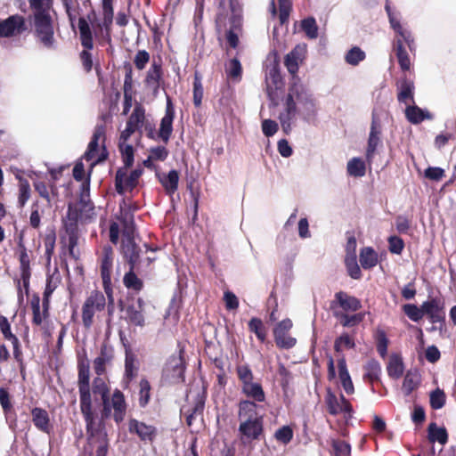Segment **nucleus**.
I'll use <instances>...</instances> for the list:
<instances>
[{
	"label": "nucleus",
	"instance_id": "f257e3e1",
	"mask_svg": "<svg viewBox=\"0 0 456 456\" xmlns=\"http://www.w3.org/2000/svg\"><path fill=\"white\" fill-rule=\"evenodd\" d=\"M385 10L387 13L390 27L395 32L393 48L399 66L404 71L409 70L411 69V60L406 46L410 52L414 53L416 51L415 38L410 28L401 22V15L398 12L393 11L388 4H386Z\"/></svg>",
	"mask_w": 456,
	"mask_h": 456
},
{
	"label": "nucleus",
	"instance_id": "f03ea898",
	"mask_svg": "<svg viewBox=\"0 0 456 456\" xmlns=\"http://www.w3.org/2000/svg\"><path fill=\"white\" fill-rule=\"evenodd\" d=\"M259 405L248 400L239 403V432L243 443L257 439L263 431V415Z\"/></svg>",
	"mask_w": 456,
	"mask_h": 456
},
{
	"label": "nucleus",
	"instance_id": "7ed1b4c3",
	"mask_svg": "<svg viewBox=\"0 0 456 456\" xmlns=\"http://www.w3.org/2000/svg\"><path fill=\"white\" fill-rule=\"evenodd\" d=\"M34 16V26L40 41L47 47L53 44L52 0H28Z\"/></svg>",
	"mask_w": 456,
	"mask_h": 456
},
{
	"label": "nucleus",
	"instance_id": "20e7f679",
	"mask_svg": "<svg viewBox=\"0 0 456 456\" xmlns=\"http://www.w3.org/2000/svg\"><path fill=\"white\" fill-rule=\"evenodd\" d=\"M288 97L295 102L297 107L298 116L305 122L311 123L316 119L318 105L313 94L300 82L299 78L294 77Z\"/></svg>",
	"mask_w": 456,
	"mask_h": 456
},
{
	"label": "nucleus",
	"instance_id": "39448f33",
	"mask_svg": "<svg viewBox=\"0 0 456 456\" xmlns=\"http://www.w3.org/2000/svg\"><path fill=\"white\" fill-rule=\"evenodd\" d=\"M226 19H228L229 25L226 39L230 47L236 48L242 26V9L238 0H229V13L226 16L220 14L217 18V24L226 27Z\"/></svg>",
	"mask_w": 456,
	"mask_h": 456
},
{
	"label": "nucleus",
	"instance_id": "423d86ee",
	"mask_svg": "<svg viewBox=\"0 0 456 456\" xmlns=\"http://www.w3.org/2000/svg\"><path fill=\"white\" fill-rule=\"evenodd\" d=\"M126 208V203H124V206H120V219L124 224L122 251L125 257L129 261L131 269H133L139 256V249L133 238V215Z\"/></svg>",
	"mask_w": 456,
	"mask_h": 456
},
{
	"label": "nucleus",
	"instance_id": "0eeeda50",
	"mask_svg": "<svg viewBox=\"0 0 456 456\" xmlns=\"http://www.w3.org/2000/svg\"><path fill=\"white\" fill-rule=\"evenodd\" d=\"M236 371L241 382V392L243 395L255 403L264 402L265 400V394L261 384L254 381V376L249 367L239 365Z\"/></svg>",
	"mask_w": 456,
	"mask_h": 456
},
{
	"label": "nucleus",
	"instance_id": "6e6552de",
	"mask_svg": "<svg viewBox=\"0 0 456 456\" xmlns=\"http://www.w3.org/2000/svg\"><path fill=\"white\" fill-rule=\"evenodd\" d=\"M105 127L103 125H97L93 138L88 144L87 151L83 159L90 162L91 167L107 158V151L103 145Z\"/></svg>",
	"mask_w": 456,
	"mask_h": 456
},
{
	"label": "nucleus",
	"instance_id": "1a4fd4ad",
	"mask_svg": "<svg viewBox=\"0 0 456 456\" xmlns=\"http://www.w3.org/2000/svg\"><path fill=\"white\" fill-rule=\"evenodd\" d=\"M102 418L113 416L114 420L119 423L124 420L126 412V403L123 393L116 389L112 395L102 400Z\"/></svg>",
	"mask_w": 456,
	"mask_h": 456
},
{
	"label": "nucleus",
	"instance_id": "9d476101",
	"mask_svg": "<svg viewBox=\"0 0 456 456\" xmlns=\"http://www.w3.org/2000/svg\"><path fill=\"white\" fill-rule=\"evenodd\" d=\"M106 305L105 297L99 291H94L85 301L82 307V321L86 328H90L96 313L104 309Z\"/></svg>",
	"mask_w": 456,
	"mask_h": 456
},
{
	"label": "nucleus",
	"instance_id": "9b49d317",
	"mask_svg": "<svg viewBox=\"0 0 456 456\" xmlns=\"http://www.w3.org/2000/svg\"><path fill=\"white\" fill-rule=\"evenodd\" d=\"M80 409L86 423V431L89 439H93L98 429L96 428L95 414L92 407V399L89 387H80Z\"/></svg>",
	"mask_w": 456,
	"mask_h": 456
},
{
	"label": "nucleus",
	"instance_id": "f8f14e48",
	"mask_svg": "<svg viewBox=\"0 0 456 456\" xmlns=\"http://www.w3.org/2000/svg\"><path fill=\"white\" fill-rule=\"evenodd\" d=\"M128 167L125 165V167L119 168L116 174L115 186L120 194L131 191L138 184V180L142 173V169L128 171Z\"/></svg>",
	"mask_w": 456,
	"mask_h": 456
},
{
	"label": "nucleus",
	"instance_id": "ddd939ff",
	"mask_svg": "<svg viewBox=\"0 0 456 456\" xmlns=\"http://www.w3.org/2000/svg\"><path fill=\"white\" fill-rule=\"evenodd\" d=\"M292 326L290 319H284L276 324L273 329V336L278 347L289 349L296 345L297 339L289 333Z\"/></svg>",
	"mask_w": 456,
	"mask_h": 456
},
{
	"label": "nucleus",
	"instance_id": "4468645a",
	"mask_svg": "<svg viewBox=\"0 0 456 456\" xmlns=\"http://www.w3.org/2000/svg\"><path fill=\"white\" fill-rule=\"evenodd\" d=\"M325 403L328 411L332 415L343 414L345 419L352 416V406L342 395H337L330 389L327 391Z\"/></svg>",
	"mask_w": 456,
	"mask_h": 456
},
{
	"label": "nucleus",
	"instance_id": "2eb2a0df",
	"mask_svg": "<svg viewBox=\"0 0 456 456\" xmlns=\"http://www.w3.org/2000/svg\"><path fill=\"white\" fill-rule=\"evenodd\" d=\"M305 53L306 45H297L285 56L284 64L288 71L293 76L292 82H294V77L298 78L297 72L298 70L299 65L303 62L305 57Z\"/></svg>",
	"mask_w": 456,
	"mask_h": 456
},
{
	"label": "nucleus",
	"instance_id": "dca6fc26",
	"mask_svg": "<svg viewBox=\"0 0 456 456\" xmlns=\"http://www.w3.org/2000/svg\"><path fill=\"white\" fill-rule=\"evenodd\" d=\"M135 132V130L126 126L120 134L118 147L124 165L126 167H131L134 163V147L128 141Z\"/></svg>",
	"mask_w": 456,
	"mask_h": 456
},
{
	"label": "nucleus",
	"instance_id": "f3484780",
	"mask_svg": "<svg viewBox=\"0 0 456 456\" xmlns=\"http://www.w3.org/2000/svg\"><path fill=\"white\" fill-rule=\"evenodd\" d=\"M113 250L110 247H104L101 258V274L105 290L108 292L111 285V273L113 267Z\"/></svg>",
	"mask_w": 456,
	"mask_h": 456
},
{
	"label": "nucleus",
	"instance_id": "a211bd4d",
	"mask_svg": "<svg viewBox=\"0 0 456 456\" xmlns=\"http://www.w3.org/2000/svg\"><path fill=\"white\" fill-rule=\"evenodd\" d=\"M298 116L297 107L288 96L286 98L285 109L279 116L281 128L285 134H289Z\"/></svg>",
	"mask_w": 456,
	"mask_h": 456
},
{
	"label": "nucleus",
	"instance_id": "6ab92c4d",
	"mask_svg": "<svg viewBox=\"0 0 456 456\" xmlns=\"http://www.w3.org/2000/svg\"><path fill=\"white\" fill-rule=\"evenodd\" d=\"M23 17L13 15L0 21V37H12L20 34L25 30Z\"/></svg>",
	"mask_w": 456,
	"mask_h": 456
},
{
	"label": "nucleus",
	"instance_id": "aec40b11",
	"mask_svg": "<svg viewBox=\"0 0 456 456\" xmlns=\"http://www.w3.org/2000/svg\"><path fill=\"white\" fill-rule=\"evenodd\" d=\"M444 302L439 298H432L423 302L424 315L427 314L431 322H444L445 314Z\"/></svg>",
	"mask_w": 456,
	"mask_h": 456
},
{
	"label": "nucleus",
	"instance_id": "412c9836",
	"mask_svg": "<svg viewBox=\"0 0 456 456\" xmlns=\"http://www.w3.org/2000/svg\"><path fill=\"white\" fill-rule=\"evenodd\" d=\"M175 117V110L170 100H167L166 113L161 118L159 130L157 134L158 138L161 139L164 142H167L173 131V120Z\"/></svg>",
	"mask_w": 456,
	"mask_h": 456
},
{
	"label": "nucleus",
	"instance_id": "4be33fe9",
	"mask_svg": "<svg viewBox=\"0 0 456 456\" xmlns=\"http://www.w3.org/2000/svg\"><path fill=\"white\" fill-rule=\"evenodd\" d=\"M143 301L137 299L136 305H129L123 308L125 320L134 326L142 327L144 325Z\"/></svg>",
	"mask_w": 456,
	"mask_h": 456
},
{
	"label": "nucleus",
	"instance_id": "5701e85b",
	"mask_svg": "<svg viewBox=\"0 0 456 456\" xmlns=\"http://www.w3.org/2000/svg\"><path fill=\"white\" fill-rule=\"evenodd\" d=\"M381 130L376 121H372L368 139V146L366 150V159L370 163L374 158L376 150L380 144Z\"/></svg>",
	"mask_w": 456,
	"mask_h": 456
},
{
	"label": "nucleus",
	"instance_id": "b1692460",
	"mask_svg": "<svg viewBox=\"0 0 456 456\" xmlns=\"http://www.w3.org/2000/svg\"><path fill=\"white\" fill-rule=\"evenodd\" d=\"M338 370L342 387L347 395H352L354 392V387L343 355L338 360Z\"/></svg>",
	"mask_w": 456,
	"mask_h": 456
},
{
	"label": "nucleus",
	"instance_id": "393cba45",
	"mask_svg": "<svg viewBox=\"0 0 456 456\" xmlns=\"http://www.w3.org/2000/svg\"><path fill=\"white\" fill-rule=\"evenodd\" d=\"M338 370L342 387L347 395H352L354 392V387L343 355L338 360Z\"/></svg>",
	"mask_w": 456,
	"mask_h": 456
},
{
	"label": "nucleus",
	"instance_id": "a878e982",
	"mask_svg": "<svg viewBox=\"0 0 456 456\" xmlns=\"http://www.w3.org/2000/svg\"><path fill=\"white\" fill-rule=\"evenodd\" d=\"M405 117L411 124H419L425 119H432L433 116L427 110L420 109L416 105H407L405 108Z\"/></svg>",
	"mask_w": 456,
	"mask_h": 456
},
{
	"label": "nucleus",
	"instance_id": "bb28decb",
	"mask_svg": "<svg viewBox=\"0 0 456 456\" xmlns=\"http://www.w3.org/2000/svg\"><path fill=\"white\" fill-rule=\"evenodd\" d=\"M266 90L270 97H273L275 90L282 86L281 77L276 65L270 67L265 77Z\"/></svg>",
	"mask_w": 456,
	"mask_h": 456
},
{
	"label": "nucleus",
	"instance_id": "cd10ccee",
	"mask_svg": "<svg viewBox=\"0 0 456 456\" xmlns=\"http://www.w3.org/2000/svg\"><path fill=\"white\" fill-rule=\"evenodd\" d=\"M159 182L168 195H173L178 188L179 173L171 170L167 174L159 175Z\"/></svg>",
	"mask_w": 456,
	"mask_h": 456
},
{
	"label": "nucleus",
	"instance_id": "c85d7f7f",
	"mask_svg": "<svg viewBox=\"0 0 456 456\" xmlns=\"http://www.w3.org/2000/svg\"><path fill=\"white\" fill-rule=\"evenodd\" d=\"M336 298L340 307L346 312H355L362 306L361 302L356 297L349 296L345 292L337 293Z\"/></svg>",
	"mask_w": 456,
	"mask_h": 456
},
{
	"label": "nucleus",
	"instance_id": "c756f323",
	"mask_svg": "<svg viewBox=\"0 0 456 456\" xmlns=\"http://www.w3.org/2000/svg\"><path fill=\"white\" fill-rule=\"evenodd\" d=\"M129 430L135 432L142 440H152L155 435V428L137 420H131L129 423Z\"/></svg>",
	"mask_w": 456,
	"mask_h": 456
},
{
	"label": "nucleus",
	"instance_id": "7c9ffc66",
	"mask_svg": "<svg viewBox=\"0 0 456 456\" xmlns=\"http://www.w3.org/2000/svg\"><path fill=\"white\" fill-rule=\"evenodd\" d=\"M359 257L363 269H371L379 263L378 253L370 247L362 248Z\"/></svg>",
	"mask_w": 456,
	"mask_h": 456
},
{
	"label": "nucleus",
	"instance_id": "2f4dec72",
	"mask_svg": "<svg viewBox=\"0 0 456 456\" xmlns=\"http://www.w3.org/2000/svg\"><path fill=\"white\" fill-rule=\"evenodd\" d=\"M347 175L353 177H362L366 174L365 161L359 158L354 157L348 160L346 164Z\"/></svg>",
	"mask_w": 456,
	"mask_h": 456
},
{
	"label": "nucleus",
	"instance_id": "473e14b6",
	"mask_svg": "<svg viewBox=\"0 0 456 456\" xmlns=\"http://www.w3.org/2000/svg\"><path fill=\"white\" fill-rule=\"evenodd\" d=\"M414 84L410 80H403L399 86V92L397 99L400 102L404 103L406 106L410 105L409 102H413Z\"/></svg>",
	"mask_w": 456,
	"mask_h": 456
},
{
	"label": "nucleus",
	"instance_id": "72a5a7b5",
	"mask_svg": "<svg viewBox=\"0 0 456 456\" xmlns=\"http://www.w3.org/2000/svg\"><path fill=\"white\" fill-rule=\"evenodd\" d=\"M32 418L34 425L43 432H50L49 416L48 413L40 408H35L32 411Z\"/></svg>",
	"mask_w": 456,
	"mask_h": 456
},
{
	"label": "nucleus",
	"instance_id": "f704fd0d",
	"mask_svg": "<svg viewBox=\"0 0 456 456\" xmlns=\"http://www.w3.org/2000/svg\"><path fill=\"white\" fill-rule=\"evenodd\" d=\"M111 357L106 347L101 349L100 354L94 361V370L97 375L101 376L105 372L106 366L110 363Z\"/></svg>",
	"mask_w": 456,
	"mask_h": 456
},
{
	"label": "nucleus",
	"instance_id": "c9c22d12",
	"mask_svg": "<svg viewBox=\"0 0 456 456\" xmlns=\"http://www.w3.org/2000/svg\"><path fill=\"white\" fill-rule=\"evenodd\" d=\"M78 29L80 33L82 45L86 49H92L94 46V43L91 29L87 21L83 18H80L78 20Z\"/></svg>",
	"mask_w": 456,
	"mask_h": 456
},
{
	"label": "nucleus",
	"instance_id": "e433bc0d",
	"mask_svg": "<svg viewBox=\"0 0 456 456\" xmlns=\"http://www.w3.org/2000/svg\"><path fill=\"white\" fill-rule=\"evenodd\" d=\"M355 347V342L353 336L348 333H342L335 339L334 349L337 353L341 354L345 350L353 349Z\"/></svg>",
	"mask_w": 456,
	"mask_h": 456
},
{
	"label": "nucleus",
	"instance_id": "4c0bfd02",
	"mask_svg": "<svg viewBox=\"0 0 456 456\" xmlns=\"http://www.w3.org/2000/svg\"><path fill=\"white\" fill-rule=\"evenodd\" d=\"M145 119V111L144 109L137 105L134 107L132 114L130 115L126 126L137 131L141 126H142Z\"/></svg>",
	"mask_w": 456,
	"mask_h": 456
},
{
	"label": "nucleus",
	"instance_id": "58836bf2",
	"mask_svg": "<svg viewBox=\"0 0 456 456\" xmlns=\"http://www.w3.org/2000/svg\"><path fill=\"white\" fill-rule=\"evenodd\" d=\"M168 156V151L163 146L151 148L149 156L143 164L145 167H151L152 161H163Z\"/></svg>",
	"mask_w": 456,
	"mask_h": 456
},
{
	"label": "nucleus",
	"instance_id": "ea45409f",
	"mask_svg": "<svg viewBox=\"0 0 456 456\" xmlns=\"http://www.w3.org/2000/svg\"><path fill=\"white\" fill-rule=\"evenodd\" d=\"M20 276L23 282V286L26 290L28 289L29 284V258L25 250H22L20 254Z\"/></svg>",
	"mask_w": 456,
	"mask_h": 456
},
{
	"label": "nucleus",
	"instance_id": "a19ab883",
	"mask_svg": "<svg viewBox=\"0 0 456 456\" xmlns=\"http://www.w3.org/2000/svg\"><path fill=\"white\" fill-rule=\"evenodd\" d=\"M428 439L432 443L437 441L441 444H445L447 442V432L445 428H438L435 423H431L428 427Z\"/></svg>",
	"mask_w": 456,
	"mask_h": 456
},
{
	"label": "nucleus",
	"instance_id": "79ce46f5",
	"mask_svg": "<svg viewBox=\"0 0 456 456\" xmlns=\"http://www.w3.org/2000/svg\"><path fill=\"white\" fill-rule=\"evenodd\" d=\"M387 370L391 378H400L403 372V364L401 358L397 355H392L389 359Z\"/></svg>",
	"mask_w": 456,
	"mask_h": 456
},
{
	"label": "nucleus",
	"instance_id": "37998d69",
	"mask_svg": "<svg viewBox=\"0 0 456 456\" xmlns=\"http://www.w3.org/2000/svg\"><path fill=\"white\" fill-rule=\"evenodd\" d=\"M420 379L417 371H408L404 377L403 389L406 395L411 394L419 384Z\"/></svg>",
	"mask_w": 456,
	"mask_h": 456
},
{
	"label": "nucleus",
	"instance_id": "c03bdc74",
	"mask_svg": "<svg viewBox=\"0 0 456 456\" xmlns=\"http://www.w3.org/2000/svg\"><path fill=\"white\" fill-rule=\"evenodd\" d=\"M138 364L134 354L126 353L125 363V378L126 381L132 380L137 374Z\"/></svg>",
	"mask_w": 456,
	"mask_h": 456
},
{
	"label": "nucleus",
	"instance_id": "a18cd8bd",
	"mask_svg": "<svg viewBox=\"0 0 456 456\" xmlns=\"http://www.w3.org/2000/svg\"><path fill=\"white\" fill-rule=\"evenodd\" d=\"M248 329L251 332L255 333L256 338L264 342L266 338V330L263 322L259 318H252L248 322Z\"/></svg>",
	"mask_w": 456,
	"mask_h": 456
},
{
	"label": "nucleus",
	"instance_id": "49530a36",
	"mask_svg": "<svg viewBox=\"0 0 456 456\" xmlns=\"http://www.w3.org/2000/svg\"><path fill=\"white\" fill-rule=\"evenodd\" d=\"M78 218V213L76 208H74L71 204L69 205L67 214L63 217L64 226L69 232H72L77 220Z\"/></svg>",
	"mask_w": 456,
	"mask_h": 456
},
{
	"label": "nucleus",
	"instance_id": "de8ad7c7",
	"mask_svg": "<svg viewBox=\"0 0 456 456\" xmlns=\"http://www.w3.org/2000/svg\"><path fill=\"white\" fill-rule=\"evenodd\" d=\"M365 59V53L359 47L354 46L350 49L346 54V61L352 65L356 66Z\"/></svg>",
	"mask_w": 456,
	"mask_h": 456
},
{
	"label": "nucleus",
	"instance_id": "09e8293b",
	"mask_svg": "<svg viewBox=\"0 0 456 456\" xmlns=\"http://www.w3.org/2000/svg\"><path fill=\"white\" fill-rule=\"evenodd\" d=\"M301 28L311 39H314L318 37V27L315 19L313 17L306 18L302 20Z\"/></svg>",
	"mask_w": 456,
	"mask_h": 456
},
{
	"label": "nucleus",
	"instance_id": "8fccbe9b",
	"mask_svg": "<svg viewBox=\"0 0 456 456\" xmlns=\"http://www.w3.org/2000/svg\"><path fill=\"white\" fill-rule=\"evenodd\" d=\"M345 263L350 277L353 279H360L362 273L357 263L356 256H346Z\"/></svg>",
	"mask_w": 456,
	"mask_h": 456
},
{
	"label": "nucleus",
	"instance_id": "3c124183",
	"mask_svg": "<svg viewBox=\"0 0 456 456\" xmlns=\"http://www.w3.org/2000/svg\"><path fill=\"white\" fill-rule=\"evenodd\" d=\"M403 309L409 319L413 322H419L424 316L423 304L420 305V307H418L413 304H407L403 305Z\"/></svg>",
	"mask_w": 456,
	"mask_h": 456
},
{
	"label": "nucleus",
	"instance_id": "603ef678",
	"mask_svg": "<svg viewBox=\"0 0 456 456\" xmlns=\"http://www.w3.org/2000/svg\"><path fill=\"white\" fill-rule=\"evenodd\" d=\"M225 71L230 78L240 79L242 72L240 62L235 58L230 60L225 66Z\"/></svg>",
	"mask_w": 456,
	"mask_h": 456
},
{
	"label": "nucleus",
	"instance_id": "864d4df0",
	"mask_svg": "<svg viewBox=\"0 0 456 456\" xmlns=\"http://www.w3.org/2000/svg\"><path fill=\"white\" fill-rule=\"evenodd\" d=\"M89 362L87 360L79 363L78 385L80 387H89Z\"/></svg>",
	"mask_w": 456,
	"mask_h": 456
},
{
	"label": "nucleus",
	"instance_id": "5fc2aeb1",
	"mask_svg": "<svg viewBox=\"0 0 456 456\" xmlns=\"http://www.w3.org/2000/svg\"><path fill=\"white\" fill-rule=\"evenodd\" d=\"M338 316L344 327H353L359 324L363 320L364 314L361 313L351 315L347 314H340Z\"/></svg>",
	"mask_w": 456,
	"mask_h": 456
},
{
	"label": "nucleus",
	"instance_id": "6e6d98bb",
	"mask_svg": "<svg viewBox=\"0 0 456 456\" xmlns=\"http://www.w3.org/2000/svg\"><path fill=\"white\" fill-rule=\"evenodd\" d=\"M332 448V456H351V447L344 441L333 440Z\"/></svg>",
	"mask_w": 456,
	"mask_h": 456
},
{
	"label": "nucleus",
	"instance_id": "4d7b16f0",
	"mask_svg": "<svg viewBox=\"0 0 456 456\" xmlns=\"http://www.w3.org/2000/svg\"><path fill=\"white\" fill-rule=\"evenodd\" d=\"M366 370V377L370 380H376L379 378V375L381 373V367L380 364L374 360H371L367 362L365 366Z\"/></svg>",
	"mask_w": 456,
	"mask_h": 456
},
{
	"label": "nucleus",
	"instance_id": "13d9d810",
	"mask_svg": "<svg viewBox=\"0 0 456 456\" xmlns=\"http://www.w3.org/2000/svg\"><path fill=\"white\" fill-rule=\"evenodd\" d=\"M124 284L127 289L140 290L142 287V281L132 272H128L124 276Z\"/></svg>",
	"mask_w": 456,
	"mask_h": 456
},
{
	"label": "nucleus",
	"instance_id": "bf43d9fd",
	"mask_svg": "<svg viewBox=\"0 0 456 456\" xmlns=\"http://www.w3.org/2000/svg\"><path fill=\"white\" fill-rule=\"evenodd\" d=\"M445 403V394L443 390L436 388L430 394V404L433 409H441Z\"/></svg>",
	"mask_w": 456,
	"mask_h": 456
},
{
	"label": "nucleus",
	"instance_id": "052dcab7",
	"mask_svg": "<svg viewBox=\"0 0 456 456\" xmlns=\"http://www.w3.org/2000/svg\"><path fill=\"white\" fill-rule=\"evenodd\" d=\"M290 0H279V19L281 24L288 21L291 11Z\"/></svg>",
	"mask_w": 456,
	"mask_h": 456
},
{
	"label": "nucleus",
	"instance_id": "680f3d73",
	"mask_svg": "<svg viewBox=\"0 0 456 456\" xmlns=\"http://www.w3.org/2000/svg\"><path fill=\"white\" fill-rule=\"evenodd\" d=\"M151 386L146 379L140 381L139 403L144 407L150 400Z\"/></svg>",
	"mask_w": 456,
	"mask_h": 456
},
{
	"label": "nucleus",
	"instance_id": "e2e57ef3",
	"mask_svg": "<svg viewBox=\"0 0 456 456\" xmlns=\"http://www.w3.org/2000/svg\"><path fill=\"white\" fill-rule=\"evenodd\" d=\"M274 437L279 442L287 444L293 438V430L289 426H283L275 432Z\"/></svg>",
	"mask_w": 456,
	"mask_h": 456
},
{
	"label": "nucleus",
	"instance_id": "0e129e2a",
	"mask_svg": "<svg viewBox=\"0 0 456 456\" xmlns=\"http://www.w3.org/2000/svg\"><path fill=\"white\" fill-rule=\"evenodd\" d=\"M19 191V202L20 206H24L30 197V185L27 180L20 179Z\"/></svg>",
	"mask_w": 456,
	"mask_h": 456
},
{
	"label": "nucleus",
	"instance_id": "69168bd1",
	"mask_svg": "<svg viewBox=\"0 0 456 456\" xmlns=\"http://www.w3.org/2000/svg\"><path fill=\"white\" fill-rule=\"evenodd\" d=\"M93 390H94V393L99 394L102 396V400H103L104 398L109 396L108 395V393H109L108 386H107L105 380L100 377L96 378L94 380Z\"/></svg>",
	"mask_w": 456,
	"mask_h": 456
},
{
	"label": "nucleus",
	"instance_id": "338daca9",
	"mask_svg": "<svg viewBox=\"0 0 456 456\" xmlns=\"http://www.w3.org/2000/svg\"><path fill=\"white\" fill-rule=\"evenodd\" d=\"M160 78V67L153 64L147 75V83L152 87L159 86V80Z\"/></svg>",
	"mask_w": 456,
	"mask_h": 456
},
{
	"label": "nucleus",
	"instance_id": "774afa93",
	"mask_svg": "<svg viewBox=\"0 0 456 456\" xmlns=\"http://www.w3.org/2000/svg\"><path fill=\"white\" fill-rule=\"evenodd\" d=\"M31 309L33 312V322L36 324H41L43 322V314L40 311V298L37 296L31 299Z\"/></svg>",
	"mask_w": 456,
	"mask_h": 456
}]
</instances>
